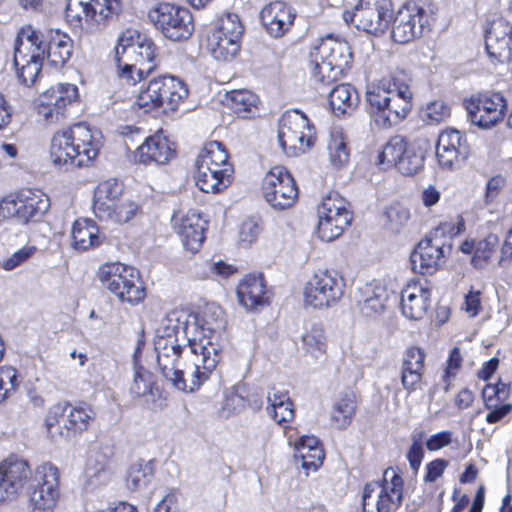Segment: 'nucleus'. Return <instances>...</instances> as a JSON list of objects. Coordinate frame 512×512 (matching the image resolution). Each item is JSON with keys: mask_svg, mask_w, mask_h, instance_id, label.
<instances>
[{"mask_svg": "<svg viewBox=\"0 0 512 512\" xmlns=\"http://www.w3.org/2000/svg\"><path fill=\"white\" fill-rule=\"evenodd\" d=\"M101 135L85 123H77L58 131L51 139L50 157L55 166H88L101 148Z\"/></svg>", "mask_w": 512, "mask_h": 512, "instance_id": "nucleus-1", "label": "nucleus"}, {"mask_svg": "<svg viewBox=\"0 0 512 512\" xmlns=\"http://www.w3.org/2000/svg\"><path fill=\"white\" fill-rule=\"evenodd\" d=\"M368 112L375 123L389 128L404 119L412 108L410 87L399 76L383 79L366 92Z\"/></svg>", "mask_w": 512, "mask_h": 512, "instance_id": "nucleus-2", "label": "nucleus"}, {"mask_svg": "<svg viewBox=\"0 0 512 512\" xmlns=\"http://www.w3.org/2000/svg\"><path fill=\"white\" fill-rule=\"evenodd\" d=\"M208 346L197 338H188V347L191 353L190 363L184 369L175 368L174 375L168 380L175 388L183 392H194L206 382L211 373L215 370L220 357L216 353L213 344L207 342Z\"/></svg>", "mask_w": 512, "mask_h": 512, "instance_id": "nucleus-3", "label": "nucleus"}, {"mask_svg": "<svg viewBox=\"0 0 512 512\" xmlns=\"http://www.w3.org/2000/svg\"><path fill=\"white\" fill-rule=\"evenodd\" d=\"M311 75L315 83L329 86L349 69L352 52L346 41L327 37L310 54Z\"/></svg>", "mask_w": 512, "mask_h": 512, "instance_id": "nucleus-4", "label": "nucleus"}, {"mask_svg": "<svg viewBox=\"0 0 512 512\" xmlns=\"http://www.w3.org/2000/svg\"><path fill=\"white\" fill-rule=\"evenodd\" d=\"M46 46L42 34L28 25L18 32L14 44V65L19 82L33 85L45 59Z\"/></svg>", "mask_w": 512, "mask_h": 512, "instance_id": "nucleus-5", "label": "nucleus"}, {"mask_svg": "<svg viewBox=\"0 0 512 512\" xmlns=\"http://www.w3.org/2000/svg\"><path fill=\"white\" fill-rule=\"evenodd\" d=\"M155 51V44L149 39L134 45L125 35L120 37L115 47L119 77L128 84H136L144 74H149L155 69Z\"/></svg>", "mask_w": 512, "mask_h": 512, "instance_id": "nucleus-6", "label": "nucleus"}, {"mask_svg": "<svg viewBox=\"0 0 512 512\" xmlns=\"http://www.w3.org/2000/svg\"><path fill=\"white\" fill-rule=\"evenodd\" d=\"M97 278L103 288L122 303L137 305L146 296L138 271L123 263L110 262L101 265L97 271Z\"/></svg>", "mask_w": 512, "mask_h": 512, "instance_id": "nucleus-7", "label": "nucleus"}, {"mask_svg": "<svg viewBox=\"0 0 512 512\" xmlns=\"http://www.w3.org/2000/svg\"><path fill=\"white\" fill-rule=\"evenodd\" d=\"M404 482L392 467L383 473L382 481H373L364 486L362 512H395L403 501Z\"/></svg>", "mask_w": 512, "mask_h": 512, "instance_id": "nucleus-8", "label": "nucleus"}, {"mask_svg": "<svg viewBox=\"0 0 512 512\" xmlns=\"http://www.w3.org/2000/svg\"><path fill=\"white\" fill-rule=\"evenodd\" d=\"M49 206V198L40 190L23 189L0 201V218L27 225L41 221Z\"/></svg>", "mask_w": 512, "mask_h": 512, "instance_id": "nucleus-9", "label": "nucleus"}, {"mask_svg": "<svg viewBox=\"0 0 512 512\" xmlns=\"http://www.w3.org/2000/svg\"><path fill=\"white\" fill-rule=\"evenodd\" d=\"M94 416V411L88 405L73 406L69 403H58L50 408L45 425L52 439H69L86 431Z\"/></svg>", "mask_w": 512, "mask_h": 512, "instance_id": "nucleus-10", "label": "nucleus"}, {"mask_svg": "<svg viewBox=\"0 0 512 512\" xmlns=\"http://www.w3.org/2000/svg\"><path fill=\"white\" fill-rule=\"evenodd\" d=\"M314 127L305 114L298 110L285 112L279 122L278 143L289 157L305 152L314 142Z\"/></svg>", "mask_w": 512, "mask_h": 512, "instance_id": "nucleus-11", "label": "nucleus"}, {"mask_svg": "<svg viewBox=\"0 0 512 512\" xmlns=\"http://www.w3.org/2000/svg\"><path fill=\"white\" fill-rule=\"evenodd\" d=\"M435 4L427 1L407 3L397 13L392 25V38L405 44L430 29L432 16L436 13Z\"/></svg>", "mask_w": 512, "mask_h": 512, "instance_id": "nucleus-12", "label": "nucleus"}, {"mask_svg": "<svg viewBox=\"0 0 512 512\" xmlns=\"http://www.w3.org/2000/svg\"><path fill=\"white\" fill-rule=\"evenodd\" d=\"M344 288L345 280L337 271L319 270L304 286V304L314 309L333 307L343 297Z\"/></svg>", "mask_w": 512, "mask_h": 512, "instance_id": "nucleus-13", "label": "nucleus"}, {"mask_svg": "<svg viewBox=\"0 0 512 512\" xmlns=\"http://www.w3.org/2000/svg\"><path fill=\"white\" fill-rule=\"evenodd\" d=\"M121 0H67L65 15L73 26L94 29L119 15Z\"/></svg>", "mask_w": 512, "mask_h": 512, "instance_id": "nucleus-14", "label": "nucleus"}, {"mask_svg": "<svg viewBox=\"0 0 512 512\" xmlns=\"http://www.w3.org/2000/svg\"><path fill=\"white\" fill-rule=\"evenodd\" d=\"M148 17L155 28L172 41L186 40L194 31L192 14L184 7L160 3L149 11Z\"/></svg>", "mask_w": 512, "mask_h": 512, "instance_id": "nucleus-15", "label": "nucleus"}, {"mask_svg": "<svg viewBox=\"0 0 512 512\" xmlns=\"http://www.w3.org/2000/svg\"><path fill=\"white\" fill-rule=\"evenodd\" d=\"M244 27L237 14L221 16L208 38V48L218 61H231L240 50Z\"/></svg>", "mask_w": 512, "mask_h": 512, "instance_id": "nucleus-16", "label": "nucleus"}, {"mask_svg": "<svg viewBox=\"0 0 512 512\" xmlns=\"http://www.w3.org/2000/svg\"><path fill=\"white\" fill-rule=\"evenodd\" d=\"M317 215V233L326 242L338 238L352 220V214L347 208V201L336 192L323 197L318 206Z\"/></svg>", "mask_w": 512, "mask_h": 512, "instance_id": "nucleus-17", "label": "nucleus"}, {"mask_svg": "<svg viewBox=\"0 0 512 512\" xmlns=\"http://www.w3.org/2000/svg\"><path fill=\"white\" fill-rule=\"evenodd\" d=\"M261 191L269 206L278 211L291 208L298 198L296 182L283 166H274L265 174Z\"/></svg>", "mask_w": 512, "mask_h": 512, "instance_id": "nucleus-18", "label": "nucleus"}, {"mask_svg": "<svg viewBox=\"0 0 512 512\" xmlns=\"http://www.w3.org/2000/svg\"><path fill=\"white\" fill-rule=\"evenodd\" d=\"M60 496L59 471L51 463L39 465L34 473L30 504L33 512H53Z\"/></svg>", "mask_w": 512, "mask_h": 512, "instance_id": "nucleus-19", "label": "nucleus"}, {"mask_svg": "<svg viewBox=\"0 0 512 512\" xmlns=\"http://www.w3.org/2000/svg\"><path fill=\"white\" fill-rule=\"evenodd\" d=\"M224 311L216 303H207L193 317V323H186L184 334L188 338L199 339L204 346H208L209 342L215 347L216 353L219 354L220 346L218 340L222 330L225 327Z\"/></svg>", "mask_w": 512, "mask_h": 512, "instance_id": "nucleus-20", "label": "nucleus"}, {"mask_svg": "<svg viewBox=\"0 0 512 512\" xmlns=\"http://www.w3.org/2000/svg\"><path fill=\"white\" fill-rule=\"evenodd\" d=\"M470 121L482 128L489 129L503 120L507 102L501 93H486L472 96L465 101Z\"/></svg>", "mask_w": 512, "mask_h": 512, "instance_id": "nucleus-21", "label": "nucleus"}, {"mask_svg": "<svg viewBox=\"0 0 512 512\" xmlns=\"http://www.w3.org/2000/svg\"><path fill=\"white\" fill-rule=\"evenodd\" d=\"M392 15L390 0H360L352 19L358 29L379 35L388 29Z\"/></svg>", "mask_w": 512, "mask_h": 512, "instance_id": "nucleus-22", "label": "nucleus"}, {"mask_svg": "<svg viewBox=\"0 0 512 512\" xmlns=\"http://www.w3.org/2000/svg\"><path fill=\"white\" fill-rule=\"evenodd\" d=\"M450 246L445 247L443 241L437 237L428 236L421 240L410 255L411 266L414 272L420 274H433L445 262V254Z\"/></svg>", "mask_w": 512, "mask_h": 512, "instance_id": "nucleus-23", "label": "nucleus"}, {"mask_svg": "<svg viewBox=\"0 0 512 512\" xmlns=\"http://www.w3.org/2000/svg\"><path fill=\"white\" fill-rule=\"evenodd\" d=\"M78 88L73 84L59 83L43 92L37 101V112L46 121H57L65 108L76 100Z\"/></svg>", "mask_w": 512, "mask_h": 512, "instance_id": "nucleus-24", "label": "nucleus"}, {"mask_svg": "<svg viewBox=\"0 0 512 512\" xmlns=\"http://www.w3.org/2000/svg\"><path fill=\"white\" fill-rule=\"evenodd\" d=\"M30 477L31 470L24 459L9 457L0 463V502L14 499Z\"/></svg>", "mask_w": 512, "mask_h": 512, "instance_id": "nucleus-25", "label": "nucleus"}, {"mask_svg": "<svg viewBox=\"0 0 512 512\" xmlns=\"http://www.w3.org/2000/svg\"><path fill=\"white\" fill-rule=\"evenodd\" d=\"M467 153L464 138L459 131L450 129L440 133L436 144V157L442 169L451 171L459 168Z\"/></svg>", "mask_w": 512, "mask_h": 512, "instance_id": "nucleus-26", "label": "nucleus"}, {"mask_svg": "<svg viewBox=\"0 0 512 512\" xmlns=\"http://www.w3.org/2000/svg\"><path fill=\"white\" fill-rule=\"evenodd\" d=\"M167 330L166 335L158 334L154 342L158 369L165 379L174 375L182 353L178 340L179 327L173 326Z\"/></svg>", "mask_w": 512, "mask_h": 512, "instance_id": "nucleus-27", "label": "nucleus"}, {"mask_svg": "<svg viewBox=\"0 0 512 512\" xmlns=\"http://www.w3.org/2000/svg\"><path fill=\"white\" fill-rule=\"evenodd\" d=\"M172 223L184 247L193 253L197 252L205 239L206 220L199 213L188 211L185 214L175 213Z\"/></svg>", "mask_w": 512, "mask_h": 512, "instance_id": "nucleus-28", "label": "nucleus"}, {"mask_svg": "<svg viewBox=\"0 0 512 512\" xmlns=\"http://www.w3.org/2000/svg\"><path fill=\"white\" fill-rule=\"evenodd\" d=\"M295 11L286 3L275 1L267 4L260 12V19L269 35L282 37L292 27Z\"/></svg>", "mask_w": 512, "mask_h": 512, "instance_id": "nucleus-29", "label": "nucleus"}, {"mask_svg": "<svg viewBox=\"0 0 512 512\" xmlns=\"http://www.w3.org/2000/svg\"><path fill=\"white\" fill-rule=\"evenodd\" d=\"M356 299L360 313L365 317L375 318L385 310L388 291L381 282L372 281L358 288Z\"/></svg>", "mask_w": 512, "mask_h": 512, "instance_id": "nucleus-30", "label": "nucleus"}, {"mask_svg": "<svg viewBox=\"0 0 512 512\" xmlns=\"http://www.w3.org/2000/svg\"><path fill=\"white\" fill-rule=\"evenodd\" d=\"M430 289L419 282L407 284L401 291V311L410 320L422 319L430 306Z\"/></svg>", "mask_w": 512, "mask_h": 512, "instance_id": "nucleus-31", "label": "nucleus"}, {"mask_svg": "<svg viewBox=\"0 0 512 512\" xmlns=\"http://www.w3.org/2000/svg\"><path fill=\"white\" fill-rule=\"evenodd\" d=\"M173 154L174 150L168 139L161 133H156L145 138L144 142L134 151L133 159L136 163L145 165H163L172 158Z\"/></svg>", "mask_w": 512, "mask_h": 512, "instance_id": "nucleus-32", "label": "nucleus"}, {"mask_svg": "<svg viewBox=\"0 0 512 512\" xmlns=\"http://www.w3.org/2000/svg\"><path fill=\"white\" fill-rule=\"evenodd\" d=\"M194 179L199 189L205 193H218L231 183L233 168L231 165L214 167L195 164Z\"/></svg>", "mask_w": 512, "mask_h": 512, "instance_id": "nucleus-33", "label": "nucleus"}, {"mask_svg": "<svg viewBox=\"0 0 512 512\" xmlns=\"http://www.w3.org/2000/svg\"><path fill=\"white\" fill-rule=\"evenodd\" d=\"M508 31L507 24L497 23L486 34L485 48L493 64L504 63L512 58V42Z\"/></svg>", "mask_w": 512, "mask_h": 512, "instance_id": "nucleus-34", "label": "nucleus"}, {"mask_svg": "<svg viewBox=\"0 0 512 512\" xmlns=\"http://www.w3.org/2000/svg\"><path fill=\"white\" fill-rule=\"evenodd\" d=\"M424 352L417 347H409L404 355L401 366V383L411 393L419 388L424 373Z\"/></svg>", "mask_w": 512, "mask_h": 512, "instance_id": "nucleus-35", "label": "nucleus"}, {"mask_svg": "<svg viewBox=\"0 0 512 512\" xmlns=\"http://www.w3.org/2000/svg\"><path fill=\"white\" fill-rule=\"evenodd\" d=\"M71 246L73 249L83 252L98 247L104 236L100 234L96 223L91 219H77L71 228Z\"/></svg>", "mask_w": 512, "mask_h": 512, "instance_id": "nucleus-36", "label": "nucleus"}, {"mask_svg": "<svg viewBox=\"0 0 512 512\" xmlns=\"http://www.w3.org/2000/svg\"><path fill=\"white\" fill-rule=\"evenodd\" d=\"M265 284L261 276L248 275L237 287V297L246 309H255L266 303Z\"/></svg>", "mask_w": 512, "mask_h": 512, "instance_id": "nucleus-37", "label": "nucleus"}, {"mask_svg": "<svg viewBox=\"0 0 512 512\" xmlns=\"http://www.w3.org/2000/svg\"><path fill=\"white\" fill-rule=\"evenodd\" d=\"M157 81L163 111H175L188 95L186 85L174 76H162L157 78Z\"/></svg>", "mask_w": 512, "mask_h": 512, "instance_id": "nucleus-38", "label": "nucleus"}, {"mask_svg": "<svg viewBox=\"0 0 512 512\" xmlns=\"http://www.w3.org/2000/svg\"><path fill=\"white\" fill-rule=\"evenodd\" d=\"M296 457L302 461L305 470H317L324 459V451L317 437L313 435L301 436L295 440Z\"/></svg>", "mask_w": 512, "mask_h": 512, "instance_id": "nucleus-39", "label": "nucleus"}, {"mask_svg": "<svg viewBox=\"0 0 512 512\" xmlns=\"http://www.w3.org/2000/svg\"><path fill=\"white\" fill-rule=\"evenodd\" d=\"M123 186L116 179L100 182L94 191L93 212L96 217H107L108 207L120 199Z\"/></svg>", "mask_w": 512, "mask_h": 512, "instance_id": "nucleus-40", "label": "nucleus"}, {"mask_svg": "<svg viewBox=\"0 0 512 512\" xmlns=\"http://www.w3.org/2000/svg\"><path fill=\"white\" fill-rule=\"evenodd\" d=\"M329 103L336 116L351 114L359 104L356 89L350 84H340L329 93Z\"/></svg>", "mask_w": 512, "mask_h": 512, "instance_id": "nucleus-41", "label": "nucleus"}, {"mask_svg": "<svg viewBox=\"0 0 512 512\" xmlns=\"http://www.w3.org/2000/svg\"><path fill=\"white\" fill-rule=\"evenodd\" d=\"M45 58L55 67L64 65L72 55V40L59 30L50 32L49 43L46 44Z\"/></svg>", "mask_w": 512, "mask_h": 512, "instance_id": "nucleus-42", "label": "nucleus"}, {"mask_svg": "<svg viewBox=\"0 0 512 512\" xmlns=\"http://www.w3.org/2000/svg\"><path fill=\"white\" fill-rule=\"evenodd\" d=\"M224 102L239 117L248 118L257 110L258 97L246 89L232 90L226 93Z\"/></svg>", "mask_w": 512, "mask_h": 512, "instance_id": "nucleus-43", "label": "nucleus"}, {"mask_svg": "<svg viewBox=\"0 0 512 512\" xmlns=\"http://www.w3.org/2000/svg\"><path fill=\"white\" fill-rule=\"evenodd\" d=\"M301 341L303 350L310 357L316 360H322L326 357L328 342L321 325H312L303 333Z\"/></svg>", "mask_w": 512, "mask_h": 512, "instance_id": "nucleus-44", "label": "nucleus"}, {"mask_svg": "<svg viewBox=\"0 0 512 512\" xmlns=\"http://www.w3.org/2000/svg\"><path fill=\"white\" fill-rule=\"evenodd\" d=\"M355 411V395L352 392L341 394L334 402L331 420L335 427L345 429L351 424Z\"/></svg>", "mask_w": 512, "mask_h": 512, "instance_id": "nucleus-45", "label": "nucleus"}, {"mask_svg": "<svg viewBox=\"0 0 512 512\" xmlns=\"http://www.w3.org/2000/svg\"><path fill=\"white\" fill-rule=\"evenodd\" d=\"M154 478V467L150 461L132 464L127 472V487L132 491L145 489Z\"/></svg>", "mask_w": 512, "mask_h": 512, "instance_id": "nucleus-46", "label": "nucleus"}, {"mask_svg": "<svg viewBox=\"0 0 512 512\" xmlns=\"http://www.w3.org/2000/svg\"><path fill=\"white\" fill-rule=\"evenodd\" d=\"M195 164L212 165L214 167L230 165L228 163V153L224 145L218 141L206 143L198 154Z\"/></svg>", "mask_w": 512, "mask_h": 512, "instance_id": "nucleus-47", "label": "nucleus"}, {"mask_svg": "<svg viewBox=\"0 0 512 512\" xmlns=\"http://www.w3.org/2000/svg\"><path fill=\"white\" fill-rule=\"evenodd\" d=\"M408 147L402 136L390 138L378 154V164L395 166Z\"/></svg>", "mask_w": 512, "mask_h": 512, "instance_id": "nucleus-48", "label": "nucleus"}, {"mask_svg": "<svg viewBox=\"0 0 512 512\" xmlns=\"http://www.w3.org/2000/svg\"><path fill=\"white\" fill-rule=\"evenodd\" d=\"M327 148L330 163L335 168L340 169L348 163L350 152L342 133H333Z\"/></svg>", "mask_w": 512, "mask_h": 512, "instance_id": "nucleus-49", "label": "nucleus"}, {"mask_svg": "<svg viewBox=\"0 0 512 512\" xmlns=\"http://www.w3.org/2000/svg\"><path fill=\"white\" fill-rule=\"evenodd\" d=\"M137 211V205L131 200L119 199L108 207L107 217H97L101 221H110L117 224L131 220Z\"/></svg>", "mask_w": 512, "mask_h": 512, "instance_id": "nucleus-50", "label": "nucleus"}, {"mask_svg": "<svg viewBox=\"0 0 512 512\" xmlns=\"http://www.w3.org/2000/svg\"><path fill=\"white\" fill-rule=\"evenodd\" d=\"M161 93L159 92L158 81L152 79L148 86L139 92L135 104L145 112L161 107Z\"/></svg>", "mask_w": 512, "mask_h": 512, "instance_id": "nucleus-51", "label": "nucleus"}, {"mask_svg": "<svg viewBox=\"0 0 512 512\" xmlns=\"http://www.w3.org/2000/svg\"><path fill=\"white\" fill-rule=\"evenodd\" d=\"M161 93L159 92L158 81L152 79L148 86L139 92L135 104L145 112L161 107Z\"/></svg>", "mask_w": 512, "mask_h": 512, "instance_id": "nucleus-52", "label": "nucleus"}, {"mask_svg": "<svg viewBox=\"0 0 512 512\" xmlns=\"http://www.w3.org/2000/svg\"><path fill=\"white\" fill-rule=\"evenodd\" d=\"M424 162V156L414 147H408L396 163L394 167L403 175H413L417 173L422 167Z\"/></svg>", "mask_w": 512, "mask_h": 512, "instance_id": "nucleus-53", "label": "nucleus"}, {"mask_svg": "<svg viewBox=\"0 0 512 512\" xmlns=\"http://www.w3.org/2000/svg\"><path fill=\"white\" fill-rule=\"evenodd\" d=\"M153 384L152 373L141 366L135 365L130 393L135 397L145 396L151 392Z\"/></svg>", "mask_w": 512, "mask_h": 512, "instance_id": "nucleus-54", "label": "nucleus"}, {"mask_svg": "<svg viewBox=\"0 0 512 512\" xmlns=\"http://www.w3.org/2000/svg\"><path fill=\"white\" fill-rule=\"evenodd\" d=\"M383 218L387 229L398 232L408 221L409 211L400 205H393L384 211Z\"/></svg>", "mask_w": 512, "mask_h": 512, "instance_id": "nucleus-55", "label": "nucleus"}, {"mask_svg": "<svg viewBox=\"0 0 512 512\" xmlns=\"http://www.w3.org/2000/svg\"><path fill=\"white\" fill-rule=\"evenodd\" d=\"M18 386L17 371L13 367L0 368V404L10 397Z\"/></svg>", "mask_w": 512, "mask_h": 512, "instance_id": "nucleus-56", "label": "nucleus"}, {"mask_svg": "<svg viewBox=\"0 0 512 512\" xmlns=\"http://www.w3.org/2000/svg\"><path fill=\"white\" fill-rule=\"evenodd\" d=\"M450 116V107L442 100L431 102L423 111V118L428 124H438Z\"/></svg>", "mask_w": 512, "mask_h": 512, "instance_id": "nucleus-57", "label": "nucleus"}, {"mask_svg": "<svg viewBox=\"0 0 512 512\" xmlns=\"http://www.w3.org/2000/svg\"><path fill=\"white\" fill-rule=\"evenodd\" d=\"M423 435V432L412 434V444L407 453L409 465L414 473L418 472L424 457V449L422 444Z\"/></svg>", "mask_w": 512, "mask_h": 512, "instance_id": "nucleus-58", "label": "nucleus"}, {"mask_svg": "<svg viewBox=\"0 0 512 512\" xmlns=\"http://www.w3.org/2000/svg\"><path fill=\"white\" fill-rule=\"evenodd\" d=\"M34 246H24L15 251L11 256L1 262V267L6 271H12L27 262L35 253Z\"/></svg>", "mask_w": 512, "mask_h": 512, "instance_id": "nucleus-59", "label": "nucleus"}, {"mask_svg": "<svg viewBox=\"0 0 512 512\" xmlns=\"http://www.w3.org/2000/svg\"><path fill=\"white\" fill-rule=\"evenodd\" d=\"M245 406L244 397L236 391H232L228 393L225 397L224 403L221 408V414L224 417H229L239 411H241Z\"/></svg>", "mask_w": 512, "mask_h": 512, "instance_id": "nucleus-60", "label": "nucleus"}, {"mask_svg": "<svg viewBox=\"0 0 512 512\" xmlns=\"http://www.w3.org/2000/svg\"><path fill=\"white\" fill-rule=\"evenodd\" d=\"M260 231H261V229L255 220H253V219L245 220L242 223V225L240 227V231H239L240 243L245 246L250 245L257 239Z\"/></svg>", "mask_w": 512, "mask_h": 512, "instance_id": "nucleus-61", "label": "nucleus"}, {"mask_svg": "<svg viewBox=\"0 0 512 512\" xmlns=\"http://www.w3.org/2000/svg\"><path fill=\"white\" fill-rule=\"evenodd\" d=\"M506 184V180L501 175L491 177L486 183L484 201L486 204L493 203L500 195Z\"/></svg>", "mask_w": 512, "mask_h": 512, "instance_id": "nucleus-62", "label": "nucleus"}, {"mask_svg": "<svg viewBox=\"0 0 512 512\" xmlns=\"http://www.w3.org/2000/svg\"><path fill=\"white\" fill-rule=\"evenodd\" d=\"M153 512H179L177 492L170 489L155 505Z\"/></svg>", "mask_w": 512, "mask_h": 512, "instance_id": "nucleus-63", "label": "nucleus"}, {"mask_svg": "<svg viewBox=\"0 0 512 512\" xmlns=\"http://www.w3.org/2000/svg\"><path fill=\"white\" fill-rule=\"evenodd\" d=\"M452 442V432L451 431H441L436 434L431 435L426 440V448L429 451H438L446 446H448Z\"/></svg>", "mask_w": 512, "mask_h": 512, "instance_id": "nucleus-64", "label": "nucleus"}]
</instances>
